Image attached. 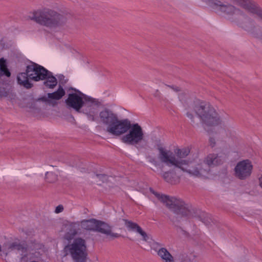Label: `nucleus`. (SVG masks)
<instances>
[{"label": "nucleus", "instance_id": "1", "mask_svg": "<svg viewBox=\"0 0 262 262\" xmlns=\"http://www.w3.org/2000/svg\"><path fill=\"white\" fill-rule=\"evenodd\" d=\"M160 160L168 166H174L192 176L198 178H209L210 167L223 162L226 157L224 153L209 154L203 162L198 157L192 160H183L190 152L188 148L176 149V155L170 150L162 147L159 148Z\"/></svg>", "mask_w": 262, "mask_h": 262}, {"label": "nucleus", "instance_id": "2", "mask_svg": "<svg viewBox=\"0 0 262 262\" xmlns=\"http://www.w3.org/2000/svg\"><path fill=\"white\" fill-rule=\"evenodd\" d=\"M186 114L191 120L193 119L194 115H196L208 132L209 127L221 126L228 122L227 118L221 116L209 103L198 99L188 106Z\"/></svg>", "mask_w": 262, "mask_h": 262}, {"label": "nucleus", "instance_id": "3", "mask_svg": "<svg viewBox=\"0 0 262 262\" xmlns=\"http://www.w3.org/2000/svg\"><path fill=\"white\" fill-rule=\"evenodd\" d=\"M28 17L41 26L56 31L63 28L66 20L63 11H57L47 7L31 12Z\"/></svg>", "mask_w": 262, "mask_h": 262}, {"label": "nucleus", "instance_id": "4", "mask_svg": "<svg viewBox=\"0 0 262 262\" xmlns=\"http://www.w3.org/2000/svg\"><path fill=\"white\" fill-rule=\"evenodd\" d=\"M149 191L177 215L188 218L196 217V212H194V209L188 204H186L182 200L160 194L151 188H149Z\"/></svg>", "mask_w": 262, "mask_h": 262}, {"label": "nucleus", "instance_id": "5", "mask_svg": "<svg viewBox=\"0 0 262 262\" xmlns=\"http://www.w3.org/2000/svg\"><path fill=\"white\" fill-rule=\"evenodd\" d=\"M67 92L68 97L67 98V106H70L76 111H79L84 104V100L92 103V120H94L97 115V110L93 105L94 99L83 94L80 91L67 85Z\"/></svg>", "mask_w": 262, "mask_h": 262}, {"label": "nucleus", "instance_id": "6", "mask_svg": "<svg viewBox=\"0 0 262 262\" xmlns=\"http://www.w3.org/2000/svg\"><path fill=\"white\" fill-rule=\"evenodd\" d=\"M73 260L75 262H85L88 256L86 242L81 238L74 239L71 244L67 246Z\"/></svg>", "mask_w": 262, "mask_h": 262}, {"label": "nucleus", "instance_id": "7", "mask_svg": "<svg viewBox=\"0 0 262 262\" xmlns=\"http://www.w3.org/2000/svg\"><path fill=\"white\" fill-rule=\"evenodd\" d=\"M81 225L82 228L87 230L98 231L113 237L119 236L118 233H112L111 228L107 224L95 219L83 221Z\"/></svg>", "mask_w": 262, "mask_h": 262}, {"label": "nucleus", "instance_id": "8", "mask_svg": "<svg viewBox=\"0 0 262 262\" xmlns=\"http://www.w3.org/2000/svg\"><path fill=\"white\" fill-rule=\"evenodd\" d=\"M128 132L122 137V141L127 144L136 146L143 140V130L138 123H130Z\"/></svg>", "mask_w": 262, "mask_h": 262}, {"label": "nucleus", "instance_id": "9", "mask_svg": "<svg viewBox=\"0 0 262 262\" xmlns=\"http://www.w3.org/2000/svg\"><path fill=\"white\" fill-rule=\"evenodd\" d=\"M65 94L62 88H59L57 91L48 93L40 99V112L42 113L44 109L50 108L58 105V100L60 99Z\"/></svg>", "mask_w": 262, "mask_h": 262}, {"label": "nucleus", "instance_id": "10", "mask_svg": "<svg viewBox=\"0 0 262 262\" xmlns=\"http://www.w3.org/2000/svg\"><path fill=\"white\" fill-rule=\"evenodd\" d=\"M262 21V9L251 0H229Z\"/></svg>", "mask_w": 262, "mask_h": 262}, {"label": "nucleus", "instance_id": "11", "mask_svg": "<svg viewBox=\"0 0 262 262\" xmlns=\"http://www.w3.org/2000/svg\"><path fill=\"white\" fill-rule=\"evenodd\" d=\"M27 72L30 79L35 81L43 80L47 75V70L35 63L28 66Z\"/></svg>", "mask_w": 262, "mask_h": 262}, {"label": "nucleus", "instance_id": "12", "mask_svg": "<svg viewBox=\"0 0 262 262\" xmlns=\"http://www.w3.org/2000/svg\"><path fill=\"white\" fill-rule=\"evenodd\" d=\"M253 165L249 160L239 162L235 167V176L240 179H245L250 176Z\"/></svg>", "mask_w": 262, "mask_h": 262}, {"label": "nucleus", "instance_id": "13", "mask_svg": "<svg viewBox=\"0 0 262 262\" xmlns=\"http://www.w3.org/2000/svg\"><path fill=\"white\" fill-rule=\"evenodd\" d=\"M130 122L127 119H118L112 125L107 127V131L114 135H120L126 133L129 128Z\"/></svg>", "mask_w": 262, "mask_h": 262}, {"label": "nucleus", "instance_id": "14", "mask_svg": "<svg viewBox=\"0 0 262 262\" xmlns=\"http://www.w3.org/2000/svg\"><path fill=\"white\" fill-rule=\"evenodd\" d=\"M99 116L101 121L104 124L108 125V126L112 125L118 119L117 114L108 109H105L100 112Z\"/></svg>", "mask_w": 262, "mask_h": 262}, {"label": "nucleus", "instance_id": "15", "mask_svg": "<svg viewBox=\"0 0 262 262\" xmlns=\"http://www.w3.org/2000/svg\"><path fill=\"white\" fill-rule=\"evenodd\" d=\"M20 250H24V246L17 242H12L5 243L2 251L6 255H17Z\"/></svg>", "mask_w": 262, "mask_h": 262}, {"label": "nucleus", "instance_id": "16", "mask_svg": "<svg viewBox=\"0 0 262 262\" xmlns=\"http://www.w3.org/2000/svg\"><path fill=\"white\" fill-rule=\"evenodd\" d=\"M179 171V170H177L165 172L163 174L162 177L167 182L171 184H176L179 183L180 180Z\"/></svg>", "mask_w": 262, "mask_h": 262}, {"label": "nucleus", "instance_id": "17", "mask_svg": "<svg viewBox=\"0 0 262 262\" xmlns=\"http://www.w3.org/2000/svg\"><path fill=\"white\" fill-rule=\"evenodd\" d=\"M157 254L164 262H175L173 256L165 248H160Z\"/></svg>", "mask_w": 262, "mask_h": 262}, {"label": "nucleus", "instance_id": "18", "mask_svg": "<svg viewBox=\"0 0 262 262\" xmlns=\"http://www.w3.org/2000/svg\"><path fill=\"white\" fill-rule=\"evenodd\" d=\"M125 225L126 227L132 230L136 231L142 236L143 240L145 241H147L148 237L146 234V233L143 231L141 228L136 223L132 222L130 221L126 222Z\"/></svg>", "mask_w": 262, "mask_h": 262}, {"label": "nucleus", "instance_id": "19", "mask_svg": "<svg viewBox=\"0 0 262 262\" xmlns=\"http://www.w3.org/2000/svg\"><path fill=\"white\" fill-rule=\"evenodd\" d=\"M53 170L48 171L46 174V181L49 183H54L57 181L58 174L59 173L58 169L56 167L52 166Z\"/></svg>", "mask_w": 262, "mask_h": 262}, {"label": "nucleus", "instance_id": "20", "mask_svg": "<svg viewBox=\"0 0 262 262\" xmlns=\"http://www.w3.org/2000/svg\"><path fill=\"white\" fill-rule=\"evenodd\" d=\"M18 83L24 87L29 89L32 87V84L29 82L30 78L28 76L27 72L26 73H21L17 77Z\"/></svg>", "mask_w": 262, "mask_h": 262}, {"label": "nucleus", "instance_id": "21", "mask_svg": "<svg viewBox=\"0 0 262 262\" xmlns=\"http://www.w3.org/2000/svg\"><path fill=\"white\" fill-rule=\"evenodd\" d=\"M44 81V84L46 87L49 88H53L56 85L57 82L56 78L53 76H50L48 75V72L47 71V75Z\"/></svg>", "mask_w": 262, "mask_h": 262}, {"label": "nucleus", "instance_id": "22", "mask_svg": "<svg viewBox=\"0 0 262 262\" xmlns=\"http://www.w3.org/2000/svg\"><path fill=\"white\" fill-rule=\"evenodd\" d=\"M3 75L10 77L11 73L7 69L6 60L2 58L0 59V77Z\"/></svg>", "mask_w": 262, "mask_h": 262}, {"label": "nucleus", "instance_id": "23", "mask_svg": "<svg viewBox=\"0 0 262 262\" xmlns=\"http://www.w3.org/2000/svg\"><path fill=\"white\" fill-rule=\"evenodd\" d=\"M24 250L18 251L17 254L20 255V259L24 261H27L28 259L31 258L29 250L27 248L24 246Z\"/></svg>", "mask_w": 262, "mask_h": 262}, {"label": "nucleus", "instance_id": "24", "mask_svg": "<svg viewBox=\"0 0 262 262\" xmlns=\"http://www.w3.org/2000/svg\"><path fill=\"white\" fill-rule=\"evenodd\" d=\"M67 53L69 55H71V56H77L79 54L78 52L72 49L71 47H67Z\"/></svg>", "mask_w": 262, "mask_h": 262}, {"label": "nucleus", "instance_id": "25", "mask_svg": "<svg viewBox=\"0 0 262 262\" xmlns=\"http://www.w3.org/2000/svg\"><path fill=\"white\" fill-rule=\"evenodd\" d=\"M165 89L166 90H167L168 92H169L170 91H173L174 92H179L180 91L179 88L177 87V86H169V85H165Z\"/></svg>", "mask_w": 262, "mask_h": 262}, {"label": "nucleus", "instance_id": "26", "mask_svg": "<svg viewBox=\"0 0 262 262\" xmlns=\"http://www.w3.org/2000/svg\"><path fill=\"white\" fill-rule=\"evenodd\" d=\"M64 209V207L62 205H59L55 208L54 212L56 214H58L63 212Z\"/></svg>", "mask_w": 262, "mask_h": 262}, {"label": "nucleus", "instance_id": "27", "mask_svg": "<svg viewBox=\"0 0 262 262\" xmlns=\"http://www.w3.org/2000/svg\"><path fill=\"white\" fill-rule=\"evenodd\" d=\"M96 177L99 179H102V181H104L107 179V176L105 174H97Z\"/></svg>", "mask_w": 262, "mask_h": 262}, {"label": "nucleus", "instance_id": "28", "mask_svg": "<svg viewBox=\"0 0 262 262\" xmlns=\"http://www.w3.org/2000/svg\"><path fill=\"white\" fill-rule=\"evenodd\" d=\"M209 143H210V146L212 147H214L215 145V143L214 139L212 137H210Z\"/></svg>", "mask_w": 262, "mask_h": 262}, {"label": "nucleus", "instance_id": "29", "mask_svg": "<svg viewBox=\"0 0 262 262\" xmlns=\"http://www.w3.org/2000/svg\"><path fill=\"white\" fill-rule=\"evenodd\" d=\"M68 233L70 234L71 235L74 236L77 233V231H76V229H74L73 230L71 231L70 232H69Z\"/></svg>", "mask_w": 262, "mask_h": 262}, {"label": "nucleus", "instance_id": "30", "mask_svg": "<svg viewBox=\"0 0 262 262\" xmlns=\"http://www.w3.org/2000/svg\"><path fill=\"white\" fill-rule=\"evenodd\" d=\"M259 185H260V187L262 188V175L259 178Z\"/></svg>", "mask_w": 262, "mask_h": 262}, {"label": "nucleus", "instance_id": "31", "mask_svg": "<svg viewBox=\"0 0 262 262\" xmlns=\"http://www.w3.org/2000/svg\"><path fill=\"white\" fill-rule=\"evenodd\" d=\"M199 219H200V220L204 223L206 224V221L205 219L202 218L201 216H198Z\"/></svg>", "mask_w": 262, "mask_h": 262}, {"label": "nucleus", "instance_id": "32", "mask_svg": "<svg viewBox=\"0 0 262 262\" xmlns=\"http://www.w3.org/2000/svg\"><path fill=\"white\" fill-rule=\"evenodd\" d=\"M178 97H179V98L180 100V101H182V98H181V95H180V94H179V95H178Z\"/></svg>", "mask_w": 262, "mask_h": 262}, {"label": "nucleus", "instance_id": "33", "mask_svg": "<svg viewBox=\"0 0 262 262\" xmlns=\"http://www.w3.org/2000/svg\"><path fill=\"white\" fill-rule=\"evenodd\" d=\"M39 246H39V245H37V247L35 248V250L38 249L39 248Z\"/></svg>", "mask_w": 262, "mask_h": 262}, {"label": "nucleus", "instance_id": "34", "mask_svg": "<svg viewBox=\"0 0 262 262\" xmlns=\"http://www.w3.org/2000/svg\"><path fill=\"white\" fill-rule=\"evenodd\" d=\"M201 214L203 216H204L205 214V213L204 212H202Z\"/></svg>", "mask_w": 262, "mask_h": 262}]
</instances>
